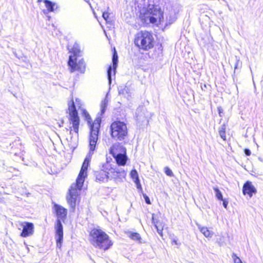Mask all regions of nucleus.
Wrapping results in <instances>:
<instances>
[{
	"label": "nucleus",
	"instance_id": "nucleus-1",
	"mask_svg": "<svg viewBox=\"0 0 263 263\" xmlns=\"http://www.w3.org/2000/svg\"><path fill=\"white\" fill-rule=\"evenodd\" d=\"M90 158L86 157L85 159L80 173L77 178L76 183L72 184L69 189V195L67 196V200L70 206L74 210L76 205L77 199L83 185L85 178L87 176V170L89 166Z\"/></svg>",
	"mask_w": 263,
	"mask_h": 263
},
{
	"label": "nucleus",
	"instance_id": "nucleus-2",
	"mask_svg": "<svg viewBox=\"0 0 263 263\" xmlns=\"http://www.w3.org/2000/svg\"><path fill=\"white\" fill-rule=\"evenodd\" d=\"M89 241L95 247L107 250L112 245L109 236L99 228L92 229L89 233Z\"/></svg>",
	"mask_w": 263,
	"mask_h": 263
},
{
	"label": "nucleus",
	"instance_id": "nucleus-3",
	"mask_svg": "<svg viewBox=\"0 0 263 263\" xmlns=\"http://www.w3.org/2000/svg\"><path fill=\"white\" fill-rule=\"evenodd\" d=\"M70 52L73 53V55H70L68 62L70 69V72H73L75 70L84 73L85 70V64L83 59H79L80 56V50L79 45L75 43L73 47L69 49Z\"/></svg>",
	"mask_w": 263,
	"mask_h": 263
},
{
	"label": "nucleus",
	"instance_id": "nucleus-4",
	"mask_svg": "<svg viewBox=\"0 0 263 263\" xmlns=\"http://www.w3.org/2000/svg\"><path fill=\"white\" fill-rule=\"evenodd\" d=\"M54 209L56 212L58 220L55 226V239L57 247L60 248L62 246V242L63 238V226L61 220H64L67 215V210L63 206L55 204Z\"/></svg>",
	"mask_w": 263,
	"mask_h": 263
},
{
	"label": "nucleus",
	"instance_id": "nucleus-5",
	"mask_svg": "<svg viewBox=\"0 0 263 263\" xmlns=\"http://www.w3.org/2000/svg\"><path fill=\"white\" fill-rule=\"evenodd\" d=\"M154 38L152 34L147 31L138 32L135 39V44L139 48L147 50L153 47Z\"/></svg>",
	"mask_w": 263,
	"mask_h": 263
},
{
	"label": "nucleus",
	"instance_id": "nucleus-6",
	"mask_svg": "<svg viewBox=\"0 0 263 263\" xmlns=\"http://www.w3.org/2000/svg\"><path fill=\"white\" fill-rule=\"evenodd\" d=\"M101 119L97 117L94 122L90 125V134L89 136V157L93 154L98 139V134L100 127Z\"/></svg>",
	"mask_w": 263,
	"mask_h": 263
},
{
	"label": "nucleus",
	"instance_id": "nucleus-7",
	"mask_svg": "<svg viewBox=\"0 0 263 263\" xmlns=\"http://www.w3.org/2000/svg\"><path fill=\"white\" fill-rule=\"evenodd\" d=\"M110 128L111 137L116 140H123L127 134L126 125L123 122H114Z\"/></svg>",
	"mask_w": 263,
	"mask_h": 263
},
{
	"label": "nucleus",
	"instance_id": "nucleus-8",
	"mask_svg": "<svg viewBox=\"0 0 263 263\" xmlns=\"http://www.w3.org/2000/svg\"><path fill=\"white\" fill-rule=\"evenodd\" d=\"M68 113L69 116V122L70 124H72V126L69 127L70 129V134H71L72 128H73L74 132L78 134L79 132L80 119L74 102L72 100L68 103Z\"/></svg>",
	"mask_w": 263,
	"mask_h": 263
},
{
	"label": "nucleus",
	"instance_id": "nucleus-9",
	"mask_svg": "<svg viewBox=\"0 0 263 263\" xmlns=\"http://www.w3.org/2000/svg\"><path fill=\"white\" fill-rule=\"evenodd\" d=\"M103 168L108 170L110 173V179H114L117 182L122 181L123 179L126 177V173L125 170L116 165L115 167H112L108 161V158H106V163L103 164Z\"/></svg>",
	"mask_w": 263,
	"mask_h": 263
},
{
	"label": "nucleus",
	"instance_id": "nucleus-10",
	"mask_svg": "<svg viewBox=\"0 0 263 263\" xmlns=\"http://www.w3.org/2000/svg\"><path fill=\"white\" fill-rule=\"evenodd\" d=\"M143 18L144 22L148 23V21L152 24L155 23L158 20L161 22L163 19V13L159 8L152 5V8H149L147 12L144 14Z\"/></svg>",
	"mask_w": 263,
	"mask_h": 263
},
{
	"label": "nucleus",
	"instance_id": "nucleus-11",
	"mask_svg": "<svg viewBox=\"0 0 263 263\" xmlns=\"http://www.w3.org/2000/svg\"><path fill=\"white\" fill-rule=\"evenodd\" d=\"M109 174L110 173L108 172V170L103 168V165L102 166L101 170L95 172L96 180L99 182H107L109 179H110V175Z\"/></svg>",
	"mask_w": 263,
	"mask_h": 263
},
{
	"label": "nucleus",
	"instance_id": "nucleus-12",
	"mask_svg": "<svg viewBox=\"0 0 263 263\" xmlns=\"http://www.w3.org/2000/svg\"><path fill=\"white\" fill-rule=\"evenodd\" d=\"M109 153L113 156L126 154V149L119 143H115L109 149Z\"/></svg>",
	"mask_w": 263,
	"mask_h": 263
},
{
	"label": "nucleus",
	"instance_id": "nucleus-13",
	"mask_svg": "<svg viewBox=\"0 0 263 263\" xmlns=\"http://www.w3.org/2000/svg\"><path fill=\"white\" fill-rule=\"evenodd\" d=\"M23 231L21 234V236L24 237L30 236L33 233L34 226L33 223L30 222H25L23 224Z\"/></svg>",
	"mask_w": 263,
	"mask_h": 263
},
{
	"label": "nucleus",
	"instance_id": "nucleus-14",
	"mask_svg": "<svg viewBox=\"0 0 263 263\" xmlns=\"http://www.w3.org/2000/svg\"><path fill=\"white\" fill-rule=\"evenodd\" d=\"M243 193L244 195L248 194L250 197L252 196L253 193H256L255 187L252 185V183L247 181L243 186Z\"/></svg>",
	"mask_w": 263,
	"mask_h": 263
},
{
	"label": "nucleus",
	"instance_id": "nucleus-15",
	"mask_svg": "<svg viewBox=\"0 0 263 263\" xmlns=\"http://www.w3.org/2000/svg\"><path fill=\"white\" fill-rule=\"evenodd\" d=\"M118 165L124 166L125 165L127 161V157L125 154L113 156Z\"/></svg>",
	"mask_w": 263,
	"mask_h": 263
},
{
	"label": "nucleus",
	"instance_id": "nucleus-16",
	"mask_svg": "<svg viewBox=\"0 0 263 263\" xmlns=\"http://www.w3.org/2000/svg\"><path fill=\"white\" fill-rule=\"evenodd\" d=\"M145 108L143 106H139L136 110V115L137 120H143L146 117Z\"/></svg>",
	"mask_w": 263,
	"mask_h": 263
},
{
	"label": "nucleus",
	"instance_id": "nucleus-17",
	"mask_svg": "<svg viewBox=\"0 0 263 263\" xmlns=\"http://www.w3.org/2000/svg\"><path fill=\"white\" fill-rule=\"evenodd\" d=\"M130 175L131 178L133 179L134 182L136 184L137 188H141V186L140 184L137 171L136 170H133L130 173Z\"/></svg>",
	"mask_w": 263,
	"mask_h": 263
},
{
	"label": "nucleus",
	"instance_id": "nucleus-18",
	"mask_svg": "<svg viewBox=\"0 0 263 263\" xmlns=\"http://www.w3.org/2000/svg\"><path fill=\"white\" fill-rule=\"evenodd\" d=\"M235 62L234 64V73L236 71V70L238 69H240L242 66V62L240 61L239 58L237 56H234V57L231 58V62L233 61Z\"/></svg>",
	"mask_w": 263,
	"mask_h": 263
},
{
	"label": "nucleus",
	"instance_id": "nucleus-19",
	"mask_svg": "<svg viewBox=\"0 0 263 263\" xmlns=\"http://www.w3.org/2000/svg\"><path fill=\"white\" fill-rule=\"evenodd\" d=\"M44 3L47 10L50 12H53L54 10V7L58 8L57 5L48 0H45Z\"/></svg>",
	"mask_w": 263,
	"mask_h": 263
},
{
	"label": "nucleus",
	"instance_id": "nucleus-20",
	"mask_svg": "<svg viewBox=\"0 0 263 263\" xmlns=\"http://www.w3.org/2000/svg\"><path fill=\"white\" fill-rule=\"evenodd\" d=\"M198 227L200 231L204 235L205 237L210 238L212 237V233L206 227H203L200 225H198Z\"/></svg>",
	"mask_w": 263,
	"mask_h": 263
},
{
	"label": "nucleus",
	"instance_id": "nucleus-21",
	"mask_svg": "<svg viewBox=\"0 0 263 263\" xmlns=\"http://www.w3.org/2000/svg\"><path fill=\"white\" fill-rule=\"evenodd\" d=\"M114 50H114V53L112 55V68L114 69V71L115 72L116 71V68L117 67L118 60L117 53L115 49H114Z\"/></svg>",
	"mask_w": 263,
	"mask_h": 263
},
{
	"label": "nucleus",
	"instance_id": "nucleus-22",
	"mask_svg": "<svg viewBox=\"0 0 263 263\" xmlns=\"http://www.w3.org/2000/svg\"><path fill=\"white\" fill-rule=\"evenodd\" d=\"M128 236L133 240L138 241L140 243H141V237L140 235L138 233L129 232L128 233Z\"/></svg>",
	"mask_w": 263,
	"mask_h": 263
},
{
	"label": "nucleus",
	"instance_id": "nucleus-23",
	"mask_svg": "<svg viewBox=\"0 0 263 263\" xmlns=\"http://www.w3.org/2000/svg\"><path fill=\"white\" fill-rule=\"evenodd\" d=\"M164 223L162 221H159V223H157L154 226L157 229L158 233L161 236H163V230Z\"/></svg>",
	"mask_w": 263,
	"mask_h": 263
},
{
	"label": "nucleus",
	"instance_id": "nucleus-24",
	"mask_svg": "<svg viewBox=\"0 0 263 263\" xmlns=\"http://www.w3.org/2000/svg\"><path fill=\"white\" fill-rule=\"evenodd\" d=\"M102 17L106 21V23L112 25V22L109 17V13L108 12L104 11L102 12Z\"/></svg>",
	"mask_w": 263,
	"mask_h": 263
},
{
	"label": "nucleus",
	"instance_id": "nucleus-25",
	"mask_svg": "<svg viewBox=\"0 0 263 263\" xmlns=\"http://www.w3.org/2000/svg\"><path fill=\"white\" fill-rule=\"evenodd\" d=\"M107 105V100L105 99L101 103V115H102L105 111Z\"/></svg>",
	"mask_w": 263,
	"mask_h": 263
},
{
	"label": "nucleus",
	"instance_id": "nucleus-26",
	"mask_svg": "<svg viewBox=\"0 0 263 263\" xmlns=\"http://www.w3.org/2000/svg\"><path fill=\"white\" fill-rule=\"evenodd\" d=\"M213 190L215 191L216 198L219 200H223V196L221 191L217 187H214Z\"/></svg>",
	"mask_w": 263,
	"mask_h": 263
},
{
	"label": "nucleus",
	"instance_id": "nucleus-27",
	"mask_svg": "<svg viewBox=\"0 0 263 263\" xmlns=\"http://www.w3.org/2000/svg\"><path fill=\"white\" fill-rule=\"evenodd\" d=\"M219 134L221 138L225 140L226 139V136L225 134V127L222 126L219 130Z\"/></svg>",
	"mask_w": 263,
	"mask_h": 263
},
{
	"label": "nucleus",
	"instance_id": "nucleus-28",
	"mask_svg": "<svg viewBox=\"0 0 263 263\" xmlns=\"http://www.w3.org/2000/svg\"><path fill=\"white\" fill-rule=\"evenodd\" d=\"M112 67L109 66L107 69V78L108 80V83L109 84L111 83V72H112Z\"/></svg>",
	"mask_w": 263,
	"mask_h": 263
},
{
	"label": "nucleus",
	"instance_id": "nucleus-29",
	"mask_svg": "<svg viewBox=\"0 0 263 263\" xmlns=\"http://www.w3.org/2000/svg\"><path fill=\"white\" fill-rule=\"evenodd\" d=\"M83 115L85 116L86 120L87 121V122L90 124L91 118L89 114L84 110H83Z\"/></svg>",
	"mask_w": 263,
	"mask_h": 263
},
{
	"label": "nucleus",
	"instance_id": "nucleus-30",
	"mask_svg": "<svg viewBox=\"0 0 263 263\" xmlns=\"http://www.w3.org/2000/svg\"><path fill=\"white\" fill-rule=\"evenodd\" d=\"M152 223L155 226V224H157V223H159L160 220L158 219V217H156L155 214H152Z\"/></svg>",
	"mask_w": 263,
	"mask_h": 263
},
{
	"label": "nucleus",
	"instance_id": "nucleus-31",
	"mask_svg": "<svg viewBox=\"0 0 263 263\" xmlns=\"http://www.w3.org/2000/svg\"><path fill=\"white\" fill-rule=\"evenodd\" d=\"M234 263H242L241 259L235 254L232 255Z\"/></svg>",
	"mask_w": 263,
	"mask_h": 263
},
{
	"label": "nucleus",
	"instance_id": "nucleus-32",
	"mask_svg": "<svg viewBox=\"0 0 263 263\" xmlns=\"http://www.w3.org/2000/svg\"><path fill=\"white\" fill-rule=\"evenodd\" d=\"M164 169H165V173L167 176H170V177H172L174 176L172 170H171L168 167H165Z\"/></svg>",
	"mask_w": 263,
	"mask_h": 263
},
{
	"label": "nucleus",
	"instance_id": "nucleus-33",
	"mask_svg": "<svg viewBox=\"0 0 263 263\" xmlns=\"http://www.w3.org/2000/svg\"><path fill=\"white\" fill-rule=\"evenodd\" d=\"M143 196L145 199V202L148 204H151V200L149 197L146 194H143Z\"/></svg>",
	"mask_w": 263,
	"mask_h": 263
},
{
	"label": "nucleus",
	"instance_id": "nucleus-34",
	"mask_svg": "<svg viewBox=\"0 0 263 263\" xmlns=\"http://www.w3.org/2000/svg\"><path fill=\"white\" fill-rule=\"evenodd\" d=\"M222 201H223L222 204H223V206L224 207V208L227 209L228 204V201H227L226 199H223V200H222Z\"/></svg>",
	"mask_w": 263,
	"mask_h": 263
},
{
	"label": "nucleus",
	"instance_id": "nucleus-35",
	"mask_svg": "<svg viewBox=\"0 0 263 263\" xmlns=\"http://www.w3.org/2000/svg\"><path fill=\"white\" fill-rule=\"evenodd\" d=\"M245 153L247 156H250L251 155V151L249 149H245Z\"/></svg>",
	"mask_w": 263,
	"mask_h": 263
},
{
	"label": "nucleus",
	"instance_id": "nucleus-36",
	"mask_svg": "<svg viewBox=\"0 0 263 263\" xmlns=\"http://www.w3.org/2000/svg\"><path fill=\"white\" fill-rule=\"evenodd\" d=\"M218 111H219V114L220 115V116H221V113L222 112V109L221 107H218Z\"/></svg>",
	"mask_w": 263,
	"mask_h": 263
},
{
	"label": "nucleus",
	"instance_id": "nucleus-37",
	"mask_svg": "<svg viewBox=\"0 0 263 263\" xmlns=\"http://www.w3.org/2000/svg\"><path fill=\"white\" fill-rule=\"evenodd\" d=\"M173 242H174L175 244H176V245H177V244H178V243H177V240H175V239H173Z\"/></svg>",
	"mask_w": 263,
	"mask_h": 263
},
{
	"label": "nucleus",
	"instance_id": "nucleus-38",
	"mask_svg": "<svg viewBox=\"0 0 263 263\" xmlns=\"http://www.w3.org/2000/svg\"><path fill=\"white\" fill-rule=\"evenodd\" d=\"M76 101L77 103H78L80 101V100L78 99H76Z\"/></svg>",
	"mask_w": 263,
	"mask_h": 263
},
{
	"label": "nucleus",
	"instance_id": "nucleus-39",
	"mask_svg": "<svg viewBox=\"0 0 263 263\" xmlns=\"http://www.w3.org/2000/svg\"><path fill=\"white\" fill-rule=\"evenodd\" d=\"M93 14H94V15H95V17H97V16H96V13H95V12H93Z\"/></svg>",
	"mask_w": 263,
	"mask_h": 263
}]
</instances>
